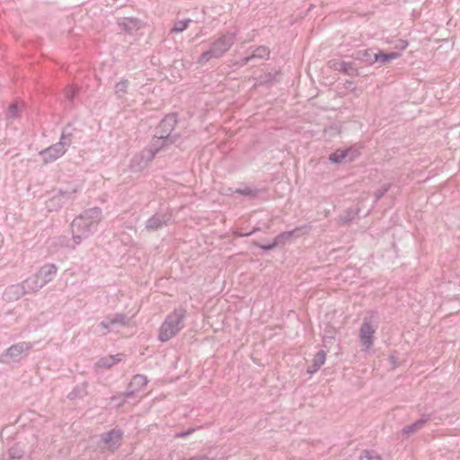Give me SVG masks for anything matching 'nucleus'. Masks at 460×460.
<instances>
[{
  "instance_id": "2",
  "label": "nucleus",
  "mask_w": 460,
  "mask_h": 460,
  "mask_svg": "<svg viewBox=\"0 0 460 460\" xmlns=\"http://www.w3.org/2000/svg\"><path fill=\"white\" fill-rule=\"evenodd\" d=\"M102 220V210L99 207L86 208L76 216L70 225L72 249L75 250L84 240L93 235Z\"/></svg>"
},
{
  "instance_id": "19",
  "label": "nucleus",
  "mask_w": 460,
  "mask_h": 460,
  "mask_svg": "<svg viewBox=\"0 0 460 460\" xmlns=\"http://www.w3.org/2000/svg\"><path fill=\"white\" fill-rule=\"evenodd\" d=\"M79 93V88L77 85L72 84L65 88L64 90V98L66 105L72 107L74 105L75 98Z\"/></svg>"
},
{
  "instance_id": "4",
  "label": "nucleus",
  "mask_w": 460,
  "mask_h": 460,
  "mask_svg": "<svg viewBox=\"0 0 460 460\" xmlns=\"http://www.w3.org/2000/svg\"><path fill=\"white\" fill-rule=\"evenodd\" d=\"M234 41V32L227 31L221 34L210 43V48L199 56L198 63L202 65L210 59L221 58L231 49Z\"/></svg>"
},
{
  "instance_id": "40",
  "label": "nucleus",
  "mask_w": 460,
  "mask_h": 460,
  "mask_svg": "<svg viewBox=\"0 0 460 460\" xmlns=\"http://www.w3.org/2000/svg\"><path fill=\"white\" fill-rule=\"evenodd\" d=\"M270 56V49L266 47L261 46V58H268Z\"/></svg>"
},
{
  "instance_id": "36",
  "label": "nucleus",
  "mask_w": 460,
  "mask_h": 460,
  "mask_svg": "<svg viewBox=\"0 0 460 460\" xmlns=\"http://www.w3.org/2000/svg\"><path fill=\"white\" fill-rule=\"evenodd\" d=\"M391 188L390 183L384 184L380 189L376 190L374 193L376 201L379 200Z\"/></svg>"
},
{
  "instance_id": "22",
  "label": "nucleus",
  "mask_w": 460,
  "mask_h": 460,
  "mask_svg": "<svg viewBox=\"0 0 460 460\" xmlns=\"http://www.w3.org/2000/svg\"><path fill=\"white\" fill-rule=\"evenodd\" d=\"M234 193L243 195L249 199H255L258 196L259 190L255 187L244 186L242 188L235 189Z\"/></svg>"
},
{
  "instance_id": "34",
  "label": "nucleus",
  "mask_w": 460,
  "mask_h": 460,
  "mask_svg": "<svg viewBox=\"0 0 460 460\" xmlns=\"http://www.w3.org/2000/svg\"><path fill=\"white\" fill-rule=\"evenodd\" d=\"M23 451L20 448L18 445L13 446L9 449V457L13 458L14 460H19L22 457Z\"/></svg>"
},
{
  "instance_id": "42",
  "label": "nucleus",
  "mask_w": 460,
  "mask_h": 460,
  "mask_svg": "<svg viewBox=\"0 0 460 460\" xmlns=\"http://www.w3.org/2000/svg\"><path fill=\"white\" fill-rule=\"evenodd\" d=\"M318 370H314V363L311 366H309L307 368V373L310 375L314 374Z\"/></svg>"
},
{
  "instance_id": "12",
  "label": "nucleus",
  "mask_w": 460,
  "mask_h": 460,
  "mask_svg": "<svg viewBox=\"0 0 460 460\" xmlns=\"http://www.w3.org/2000/svg\"><path fill=\"white\" fill-rule=\"evenodd\" d=\"M66 152V149L64 148V146L57 142L56 144L41 150L39 154L42 157L44 164H50L63 156Z\"/></svg>"
},
{
  "instance_id": "38",
  "label": "nucleus",
  "mask_w": 460,
  "mask_h": 460,
  "mask_svg": "<svg viewBox=\"0 0 460 460\" xmlns=\"http://www.w3.org/2000/svg\"><path fill=\"white\" fill-rule=\"evenodd\" d=\"M199 428H190L187 430L177 432L174 434V438H186L190 435L193 434Z\"/></svg>"
},
{
  "instance_id": "31",
  "label": "nucleus",
  "mask_w": 460,
  "mask_h": 460,
  "mask_svg": "<svg viewBox=\"0 0 460 460\" xmlns=\"http://www.w3.org/2000/svg\"><path fill=\"white\" fill-rule=\"evenodd\" d=\"M58 143L62 144V146H64V148L67 150V148L72 144V133L66 132V129H63L59 141Z\"/></svg>"
},
{
  "instance_id": "33",
  "label": "nucleus",
  "mask_w": 460,
  "mask_h": 460,
  "mask_svg": "<svg viewBox=\"0 0 460 460\" xmlns=\"http://www.w3.org/2000/svg\"><path fill=\"white\" fill-rule=\"evenodd\" d=\"M343 152L345 153L346 161L349 162L354 161L360 155L359 150L354 147L344 149Z\"/></svg>"
},
{
  "instance_id": "3",
  "label": "nucleus",
  "mask_w": 460,
  "mask_h": 460,
  "mask_svg": "<svg viewBox=\"0 0 460 460\" xmlns=\"http://www.w3.org/2000/svg\"><path fill=\"white\" fill-rule=\"evenodd\" d=\"M187 310L183 307L175 308L170 313L159 328L158 340L166 342L175 337L184 328Z\"/></svg>"
},
{
  "instance_id": "17",
  "label": "nucleus",
  "mask_w": 460,
  "mask_h": 460,
  "mask_svg": "<svg viewBox=\"0 0 460 460\" xmlns=\"http://www.w3.org/2000/svg\"><path fill=\"white\" fill-rule=\"evenodd\" d=\"M25 294H27V292L22 283H20L8 287L5 289L4 296L7 300H17Z\"/></svg>"
},
{
  "instance_id": "1",
  "label": "nucleus",
  "mask_w": 460,
  "mask_h": 460,
  "mask_svg": "<svg viewBox=\"0 0 460 460\" xmlns=\"http://www.w3.org/2000/svg\"><path fill=\"white\" fill-rule=\"evenodd\" d=\"M177 123L178 116L176 113L165 115L155 128V134L148 147L139 155H136L132 159V167H134V163L139 158L141 161L145 160L144 166H146L155 158L159 151L174 144L179 138L178 134H172Z\"/></svg>"
},
{
  "instance_id": "20",
  "label": "nucleus",
  "mask_w": 460,
  "mask_h": 460,
  "mask_svg": "<svg viewBox=\"0 0 460 460\" xmlns=\"http://www.w3.org/2000/svg\"><path fill=\"white\" fill-rule=\"evenodd\" d=\"M399 57V53L397 52H390V53H384L382 51L374 54V63L375 62H380L381 64H385L390 62L393 59H395Z\"/></svg>"
},
{
  "instance_id": "26",
  "label": "nucleus",
  "mask_w": 460,
  "mask_h": 460,
  "mask_svg": "<svg viewBox=\"0 0 460 460\" xmlns=\"http://www.w3.org/2000/svg\"><path fill=\"white\" fill-rule=\"evenodd\" d=\"M128 84H129L128 81L124 78L120 79V81L115 84L114 91L119 98H121L122 96H124L127 93Z\"/></svg>"
},
{
  "instance_id": "30",
  "label": "nucleus",
  "mask_w": 460,
  "mask_h": 460,
  "mask_svg": "<svg viewBox=\"0 0 460 460\" xmlns=\"http://www.w3.org/2000/svg\"><path fill=\"white\" fill-rule=\"evenodd\" d=\"M359 460H383L380 455L374 451L366 449L361 453Z\"/></svg>"
},
{
  "instance_id": "39",
  "label": "nucleus",
  "mask_w": 460,
  "mask_h": 460,
  "mask_svg": "<svg viewBox=\"0 0 460 460\" xmlns=\"http://www.w3.org/2000/svg\"><path fill=\"white\" fill-rule=\"evenodd\" d=\"M128 23L136 26L137 20L133 18H126L122 22H119V26L122 27L125 31H129L131 28Z\"/></svg>"
},
{
  "instance_id": "15",
  "label": "nucleus",
  "mask_w": 460,
  "mask_h": 460,
  "mask_svg": "<svg viewBox=\"0 0 460 460\" xmlns=\"http://www.w3.org/2000/svg\"><path fill=\"white\" fill-rule=\"evenodd\" d=\"M330 68L341 72L348 75H358V70L354 67L351 62H345L341 60H330L329 61Z\"/></svg>"
},
{
  "instance_id": "25",
  "label": "nucleus",
  "mask_w": 460,
  "mask_h": 460,
  "mask_svg": "<svg viewBox=\"0 0 460 460\" xmlns=\"http://www.w3.org/2000/svg\"><path fill=\"white\" fill-rule=\"evenodd\" d=\"M191 22H192V20L190 19V18L177 21L174 23L173 27L171 29L170 32L171 33H180V32H182L183 31H185L188 28V26Z\"/></svg>"
},
{
  "instance_id": "29",
  "label": "nucleus",
  "mask_w": 460,
  "mask_h": 460,
  "mask_svg": "<svg viewBox=\"0 0 460 460\" xmlns=\"http://www.w3.org/2000/svg\"><path fill=\"white\" fill-rule=\"evenodd\" d=\"M326 359V353L323 350L318 351L314 359V370H319L320 367L324 364Z\"/></svg>"
},
{
  "instance_id": "37",
  "label": "nucleus",
  "mask_w": 460,
  "mask_h": 460,
  "mask_svg": "<svg viewBox=\"0 0 460 460\" xmlns=\"http://www.w3.org/2000/svg\"><path fill=\"white\" fill-rule=\"evenodd\" d=\"M69 239L65 235H60L55 238V243L61 247H69L72 249V245L69 244Z\"/></svg>"
},
{
  "instance_id": "10",
  "label": "nucleus",
  "mask_w": 460,
  "mask_h": 460,
  "mask_svg": "<svg viewBox=\"0 0 460 460\" xmlns=\"http://www.w3.org/2000/svg\"><path fill=\"white\" fill-rule=\"evenodd\" d=\"M312 229L311 225H304L288 232H283L276 236L274 243L271 245H261L262 250H270L279 243H285L293 237H299Z\"/></svg>"
},
{
  "instance_id": "13",
  "label": "nucleus",
  "mask_w": 460,
  "mask_h": 460,
  "mask_svg": "<svg viewBox=\"0 0 460 460\" xmlns=\"http://www.w3.org/2000/svg\"><path fill=\"white\" fill-rule=\"evenodd\" d=\"M125 355L123 353L104 356L97 360V362L94 364V367L96 370L109 369L114 365L123 361Z\"/></svg>"
},
{
  "instance_id": "21",
  "label": "nucleus",
  "mask_w": 460,
  "mask_h": 460,
  "mask_svg": "<svg viewBox=\"0 0 460 460\" xmlns=\"http://www.w3.org/2000/svg\"><path fill=\"white\" fill-rule=\"evenodd\" d=\"M359 209H352L349 208L345 211L344 216H341L338 218V224L341 226H345L349 224L355 217L358 216Z\"/></svg>"
},
{
  "instance_id": "27",
  "label": "nucleus",
  "mask_w": 460,
  "mask_h": 460,
  "mask_svg": "<svg viewBox=\"0 0 460 460\" xmlns=\"http://www.w3.org/2000/svg\"><path fill=\"white\" fill-rule=\"evenodd\" d=\"M279 75V70L273 69L271 72L265 74L264 75H261V84H269L275 81H278V76Z\"/></svg>"
},
{
  "instance_id": "7",
  "label": "nucleus",
  "mask_w": 460,
  "mask_h": 460,
  "mask_svg": "<svg viewBox=\"0 0 460 460\" xmlns=\"http://www.w3.org/2000/svg\"><path fill=\"white\" fill-rule=\"evenodd\" d=\"M77 190L74 187L66 190L59 189L52 197L46 201V207L49 211H57L67 202L75 199Z\"/></svg>"
},
{
  "instance_id": "24",
  "label": "nucleus",
  "mask_w": 460,
  "mask_h": 460,
  "mask_svg": "<svg viewBox=\"0 0 460 460\" xmlns=\"http://www.w3.org/2000/svg\"><path fill=\"white\" fill-rule=\"evenodd\" d=\"M22 111V106L19 105V103L17 102L11 103L7 109L6 117L8 119H17L21 116Z\"/></svg>"
},
{
  "instance_id": "8",
  "label": "nucleus",
  "mask_w": 460,
  "mask_h": 460,
  "mask_svg": "<svg viewBox=\"0 0 460 460\" xmlns=\"http://www.w3.org/2000/svg\"><path fill=\"white\" fill-rule=\"evenodd\" d=\"M33 348V343L27 341H21L9 347L3 357L7 358L0 359L2 363H8L10 360L17 361L22 354H27Z\"/></svg>"
},
{
  "instance_id": "35",
  "label": "nucleus",
  "mask_w": 460,
  "mask_h": 460,
  "mask_svg": "<svg viewBox=\"0 0 460 460\" xmlns=\"http://www.w3.org/2000/svg\"><path fill=\"white\" fill-rule=\"evenodd\" d=\"M111 322V319L109 316H107L103 321H102L99 324V328H101L102 330L100 331V332L102 334V335H105L107 334L108 332H111L110 330V327L111 325H113L112 323H110Z\"/></svg>"
},
{
  "instance_id": "46",
  "label": "nucleus",
  "mask_w": 460,
  "mask_h": 460,
  "mask_svg": "<svg viewBox=\"0 0 460 460\" xmlns=\"http://www.w3.org/2000/svg\"><path fill=\"white\" fill-rule=\"evenodd\" d=\"M406 46H407V43H404L402 48L404 49V48H406Z\"/></svg>"
},
{
  "instance_id": "11",
  "label": "nucleus",
  "mask_w": 460,
  "mask_h": 460,
  "mask_svg": "<svg viewBox=\"0 0 460 460\" xmlns=\"http://www.w3.org/2000/svg\"><path fill=\"white\" fill-rule=\"evenodd\" d=\"M376 329L367 319L364 320L359 329V341L364 346V350H368L374 343V334Z\"/></svg>"
},
{
  "instance_id": "28",
  "label": "nucleus",
  "mask_w": 460,
  "mask_h": 460,
  "mask_svg": "<svg viewBox=\"0 0 460 460\" xmlns=\"http://www.w3.org/2000/svg\"><path fill=\"white\" fill-rule=\"evenodd\" d=\"M111 322L110 323L114 324H121L123 326L127 325L128 323V320L126 316V314L122 313H117L111 315H109Z\"/></svg>"
},
{
  "instance_id": "9",
  "label": "nucleus",
  "mask_w": 460,
  "mask_h": 460,
  "mask_svg": "<svg viewBox=\"0 0 460 460\" xmlns=\"http://www.w3.org/2000/svg\"><path fill=\"white\" fill-rule=\"evenodd\" d=\"M122 439L123 431L118 429L102 433L100 437V442L103 444L102 447L111 452H114L121 446Z\"/></svg>"
},
{
  "instance_id": "23",
  "label": "nucleus",
  "mask_w": 460,
  "mask_h": 460,
  "mask_svg": "<svg viewBox=\"0 0 460 460\" xmlns=\"http://www.w3.org/2000/svg\"><path fill=\"white\" fill-rule=\"evenodd\" d=\"M374 54L370 49L358 50L355 53V58L367 64H373Z\"/></svg>"
},
{
  "instance_id": "16",
  "label": "nucleus",
  "mask_w": 460,
  "mask_h": 460,
  "mask_svg": "<svg viewBox=\"0 0 460 460\" xmlns=\"http://www.w3.org/2000/svg\"><path fill=\"white\" fill-rule=\"evenodd\" d=\"M22 285L26 290L27 294L36 293L44 287L37 274L26 279L22 282Z\"/></svg>"
},
{
  "instance_id": "43",
  "label": "nucleus",
  "mask_w": 460,
  "mask_h": 460,
  "mask_svg": "<svg viewBox=\"0 0 460 460\" xmlns=\"http://www.w3.org/2000/svg\"><path fill=\"white\" fill-rule=\"evenodd\" d=\"M123 400V397H117L113 402H118L117 405Z\"/></svg>"
},
{
  "instance_id": "32",
  "label": "nucleus",
  "mask_w": 460,
  "mask_h": 460,
  "mask_svg": "<svg viewBox=\"0 0 460 460\" xmlns=\"http://www.w3.org/2000/svg\"><path fill=\"white\" fill-rule=\"evenodd\" d=\"M329 160L334 164H340L346 161L345 153L341 149H338L332 153L329 156Z\"/></svg>"
},
{
  "instance_id": "6",
  "label": "nucleus",
  "mask_w": 460,
  "mask_h": 460,
  "mask_svg": "<svg viewBox=\"0 0 460 460\" xmlns=\"http://www.w3.org/2000/svg\"><path fill=\"white\" fill-rule=\"evenodd\" d=\"M147 377L144 375H135L128 385V389L124 393H119L111 397V401H114L117 397H123V400L118 404V408L122 407L125 402L134 397L147 385Z\"/></svg>"
},
{
  "instance_id": "44",
  "label": "nucleus",
  "mask_w": 460,
  "mask_h": 460,
  "mask_svg": "<svg viewBox=\"0 0 460 460\" xmlns=\"http://www.w3.org/2000/svg\"><path fill=\"white\" fill-rule=\"evenodd\" d=\"M239 234H240V235H242V236H243V235H249V234H250V233H247V234L240 233Z\"/></svg>"
},
{
  "instance_id": "41",
  "label": "nucleus",
  "mask_w": 460,
  "mask_h": 460,
  "mask_svg": "<svg viewBox=\"0 0 460 460\" xmlns=\"http://www.w3.org/2000/svg\"><path fill=\"white\" fill-rule=\"evenodd\" d=\"M77 396V388H75L72 392L69 393L68 398L70 400L75 399Z\"/></svg>"
},
{
  "instance_id": "45",
  "label": "nucleus",
  "mask_w": 460,
  "mask_h": 460,
  "mask_svg": "<svg viewBox=\"0 0 460 460\" xmlns=\"http://www.w3.org/2000/svg\"><path fill=\"white\" fill-rule=\"evenodd\" d=\"M250 58H246L245 62L247 63L249 61Z\"/></svg>"
},
{
  "instance_id": "5",
  "label": "nucleus",
  "mask_w": 460,
  "mask_h": 460,
  "mask_svg": "<svg viewBox=\"0 0 460 460\" xmlns=\"http://www.w3.org/2000/svg\"><path fill=\"white\" fill-rule=\"evenodd\" d=\"M172 220V209L170 207L160 208L145 224L147 232H155L170 225Z\"/></svg>"
},
{
  "instance_id": "14",
  "label": "nucleus",
  "mask_w": 460,
  "mask_h": 460,
  "mask_svg": "<svg viewBox=\"0 0 460 460\" xmlns=\"http://www.w3.org/2000/svg\"><path fill=\"white\" fill-rule=\"evenodd\" d=\"M58 272V267L54 263H47L40 267L36 273L44 286L49 283Z\"/></svg>"
},
{
  "instance_id": "18",
  "label": "nucleus",
  "mask_w": 460,
  "mask_h": 460,
  "mask_svg": "<svg viewBox=\"0 0 460 460\" xmlns=\"http://www.w3.org/2000/svg\"><path fill=\"white\" fill-rule=\"evenodd\" d=\"M429 420H430L429 416L424 415L421 419L416 420L415 422H413L410 425L405 426L402 429V432L403 434H407V435L412 434V433L421 429Z\"/></svg>"
}]
</instances>
